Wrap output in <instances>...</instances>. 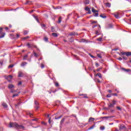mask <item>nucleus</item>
Here are the masks:
<instances>
[{"instance_id": "14", "label": "nucleus", "mask_w": 131, "mask_h": 131, "mask_svg": "<svg viewBox=\"0 0 131 131\" xmlns=\"http://www.w3.org/2000/svg\"><path fill=\"white\" fill-rule=\"evenodd\" d=\"M43 39L46 42H49V38H48V37L45 36Z\"/></svg>"}, {"instance_id": "63", "label": "nucleus", "mask_w": 131, "mask_h": 131, "mask_svg": "<svg viewBox=\"0 0 131 131\" xmlns=\"http://www.w3.org/2000/svg\"><path fill=\"white\" fill-rule=\"evenodd\" d=\"M42 27H46V25H45L44 24L41 25Z\"/></svg>"}, {"instance_id": "30", "label": "nucleus", "mask_w": 131, "mask_h": 131, "mask_svg": "<svg viewBox=\"0 0 131 131\" xmlns=\"http://www.w3.org/2000/svg\"><path fill=\"white\" fill-rule=\"evenodd\" d=\"M97 75L98 76H99V77H100V78H102V74L100 73H97Z\"/></svg>"}, {"instance_id": "58", "label": "nucleus", "mask_w": 131, "mask_h": 131, "mask_svg": "<svg viewBox=\"0 0 131 131\" xmlns=\"http://www.w3.org/2000/svg\"><path fill=\"white\" fill-rule=\"evenodd\" d=\"M122 55H126V52H121Z\"/></svg>"}, {"instance_id": "10", "label": "nucleus", "mask_w": 131, "mask_h": 131, "mask_svg": "<svg viewBox=\"0 0 131 131\" xmlns=\"http://www.w3.org/2000/svg\"><path fill=\"white\" fill-rule=\"evenodd\" d=\"M2 106L4 107V108H8V105L5 102L2 103Z\"/></svg>"}, {"instance_id": "23", "label": "nucleus", "mask_w": 131, "mask_h": 131, "mask_svg": "<svg viewBox=\"0 0 131 131\" xmlns=\"http://www.w3.org/2000/svg\"><path fill=\"white\" fill-rule=\"evenodd\" d=\"M100 130H104V129H105V126H100Z\"/></svg>"}, {"instance_id": "34", "label": "nucleus", "mask_w": 131, "mask_h": 131, "mask_svg": "<svg viewBox=\"0 0 131 131\" xmlns=\"http://www.w3.org/2000/svg\"><path fill=\"white\" fill-rule=\"evenodd\" d=\"M62 115L61 116H60L59 117H57V116H56L55 117V119H60V118H61V117H62Z\"/></svg>"}, {"instance_id": "39", "label": "nucleus", "mask_w": 131, "mask_h": 131, "mask_svg": "<svg viewBox=\"0 0 131 131\" xmlns=\"http://www.w3.org/2000/svg\"><path fill=\"white\" fill-rule=\"evenodd\" d=\"M13 67H14V65L13 64H11L8 66V68H13Z\"/></svg>"}, {"instance_id": "2", "label": "nucleus", "mask_w": 131, "mask_h": 131, "mask_svg": "<svg viewBox=\"0 0 131 131\" xmlns=\"http://www.w3.org/2000/svg\"><path fill=\"white\" fill-rule=\"evenodd\" d=\"M115 104H116V101L115 100H113L112 103H109L108 104V106L111 108V107H114V105H115Z\"/></svg>"}, {"instance_id": "57", "label": "nucleus", "mask_w": 131, "mask_h": 131, "mask_svg": "<svg viewBox=\"0 0 131 131\" xmlns=\"http://www.w3.org/2000/svg\"><path fill=\"white\" fill-rule=\"evenodd\" d=\"M18 85H21L22 84V82H21V81L18 82Z\"/></svg>"}, {"instance_id": "37", "label": "nucleus", "mask_w": 131, "mask_h": 131, "mask_svg": "<svg viewBox=\"0 0 131 131\" xmlns=\"http://www.w3.org/2000/svg\"><path fill=\"white\" fill-rule=\"evenodd\" d=\"M8 77H9V78H10V79H12V78H13V76L10 75L8 76Z\"/></svg>"}, {"instance_id": "62", "label": "nucleus", "mask_w": 131, "mask_h": 131, "mask_svg": "<svg viewBox=\"0 0 131 131\" xmlns=\"http://www.w3.org/2000/svg\"><path fill=\"white\" fill-rule=\"evenodd\" d=\"M112 95H113V96H117V94H116V93H114V94H112Z\"/></svg>"}, {"instance_id": "42", "label": "nucleus", "mask_w": 131, "mask_h": 131, "mask_svg": "<svg viewBox=\"0 0 131 131\" xmlns=\"http://www.w3.org/2000/svg\"><path fill=\"white\" fill-rule=\"evenodd\" d=\"M95 66H96V67L98 68V67H99V66H100V64H99V63H98V62H96L95 63Z\"/></svg>"}, {"instance_id": "61", "label": "nucleus", "mask_w": 131, "mask_h": 131, "mask_svg": "<svg viewBox=\"0 0 131 131\" xmlns=\"http://www.w3.org/2000/svg\"><path fill=\"white\" fill-rule=\"evenodd\" d=\"M2 30H3V28L1 27L0 28V34L2 33Z\"/></svg>"}, {"instance_id": "32", "label": "nucleus", "mask_w": 131, "mask_h": 131, "mask_svg": "<svg viewBox=\"0 0 131 131\" xmlns=\"http://www.w3.org/2000/svg\"><path fill=\"white\" fill-rule=\"evenodd\" d=\"M112 27H113V25L112 24H110L108 25L107 28H112Z\"/></svg>"}, {"instance_id": "5", "label": "nucleus", "mask_w": 131, "mask_h": 131, "mask_svg": "<svg viewBox=\"0 0 131 131\" xmlns=\"http://www.w3.org/2000/svg\"><path fill=\"white\" fill-rule=\"evenodd\" d=\"M8 89H9V90H13V89H14V88H15V86H14V85H13L12 84H8Z\"/></svg>"}, {"instance_id": "9", "label": "nucleus", "mask_w": 131, "mask_h": 131, "mask_svg": "<svg viewBox=\"0 0 131 131\" xmlns=\"http://www.w3.org/2000/svg\"><path fill=\"white\" fill-rule=\"evenodd\" d=\"M33 17L36 19L38 23H39V20L38 19V17L37 16L33 15Z\"/></svg>"}, {"instance_id": "46", "label": "nucleus", "mask_w": 131, "mask_h": 131, "mask_svg": "<svg viewBox=\"0 0 131 131\" xmlns=\"http://www.w3.org/2000/svg\"><path fill=\"white\" fill-rule=\"evenodd\" d=\"M41 68L43 69L45 68V65H43V64L41 63Z\"/></svg>"}, {"instance_id": "21", "label": "nucleus", "mask_w": 131, "mask_h": 131, "mask_svg": "<svg viewBox=\"0 0 131 131\" xmlns=\"http://www.w3.org/2000/svg\"><path fill=\"white\" fill-rule=\"evenodd\" d=\"M61 22H62V17H60L58 18V23L60 24V23H61Z\"/></svg>"}, {"instance_id": "4", "label": "nucleus", "mask_w": 131, "mask_h": 131, "mask_svg": "<svg viewBox=\"0 0 131 131\" xmlns=\"http://www.w3.org/2000/svg\"><path fill=\"white\" fill-rule=\"evenodd\" d=\"M38 102L35 100V108H36V110H37L38 108H39V106H38Z\"/></svg>"}, {"instance_id": "59", "label": "nucleus", "mask_w": 131, "mask_h": 131, "mask_svg": "<svg viewBox=\"0 0 131 131\" xmlns=\"http://www.w3.org/2000/svg\"><path fill=\"white\" fill-rule=\"evenodd\" d=\"M20 37V35H19V34H16V38H18Z\"/></svg>"}, {"instance_id": "11", "label": "nucleus", "mask_w": 131, "mask_h": 131, "mask_svg": "<svg viewBox=\"0 0 131 131\" xmlns=\"http://www.w3.org/2000/svg\"><path fill=\"white\" fill-rule=\"evenodd\" d=\"M6 35V34L5 33H1L0 34V38H3V37H5V35Z\"/></svg>"}, {"instance_id": "24", "label": "nucleus", "mask_w": 131, "mask_h": 131, "mask_svg": "<svg viewBox=\"0 0 131 131\" xmlns=\"http://www.w3.org/2000/svg\"><path fill=\"white\" fill-rule=\"evenodd\" d=\"M28 38H30V37L29 36H27V37H26L23 38L22 39H23V40H25V39H28Z\"/></svg>"}, {"instance_id": "27", "label": "nucleus", "mask_w": 131, "mask_h": 131, "mask_svg": "<svg viewBox=\"0 0 131 131\" xmlns=\"http://www.w3.org/2000/svg\"><path fill=\"white\" fill-rule=\"evenodd\" d=\"M28 115H29V116H30V117H33V115H32V114L29 113L28 114H27Z\"/></svg>"}, {"instance_id": "6", "label": "nucleus", "mask_w": 131, "mask_h": 131, "mask_svg": "<svg viewBox=\"0 0 131 131\" xmlns=\"http://www.w3.org/2000/svg\"><path fill=\"white\" fill-rule=\"evenodd\" d=\"M99 28H98V31H96V32H95V33L97 35H99V32H100V31H101V26L99 25Z\"/></svg>"}, {"instance_id": "33", "label": "nucleus", "mask_w": 131, "mask_h": 131, "mask_svg": "<svg viewBox=\"0 0 131 131\" xmlns=\"http://www.w3.org/2000/svg\"><path fill=\"white\" fill-rule=\"evenodd\" d=\"M27 47H28V48H31V45H30V43H29V42L27 43Z\"/></svg>"}, {"instance_id": "35", "label": "nucleus", "mask_w": 131, "mask_h": 131, "mask_svg": "<svg viewBox=\"0 0 131 131\" xmlns=\"http://www.w3.org/2000/svg\"><path fill=\"white\" fill-rule=\"evenodd\" d=\"M64 120H65L64 119H62L60 121V124H63Z\"/></svg>"}, {"instance_id": "28", "label": "nucleus", "mask_w": 131, "mask_h": 131, "mask_svg": "<svg viewBox=\"0 0 131 131\" xmlns=\"http://www.w3.org/2000/svg\"><path fill=\"white\" fill-rule=\"evenodd\" d=\"M125 127V126L122 125L120 126V129H123V128H124Z\"/></svg>"}, {"instance_id": "51", "label": "nucleus", "mask_w": 131, "mask_h": 131, "mask_svg": "<svg viewBox=\"0 0 131 131\" xmlns=\"http://www.w3.org/2000/svg\"><path fill=\"white\" fill-rule=\"evenodd\" d=\"M55 86H59V83L58 82L55 83Z\"/></svg>"}, {"instance_id": "50", "label": "nucleus", "mask_w": 131, "mask_h": 131, "mask_svg": "<svg viewBox=\"0 0 131 131\" xmlns=\"http://www.w3.org/2000/svg\"><path fill=\"white\" fill-rule=\"evenodd\" d=\"M107 98H111V95L108 94L106 95Z\"/></svg>"}, {"instance_id": "53", "label": "nucleus", "mask_w": 131, "mask_h": 131, "mask_svg": "<svg viewBox=\"0 0 131 131\" xmlns=\"http://www.w3.org/2000/svg\"><path fill=\"white\" fill-rule=\"evenodd\" d=\"M27 4H29V5H31V1H28Z\"/></svg>"}, {"instance_id": "25", "label": "nucleus", "mask_w": 131, "mask_h": 131, "mask_svg": "<svg viewBox=\"0 0 131 131\" xmlns=\"http://www.w3.org/2000/svg\"><path fill=\"white\" fill-rule=\"evenodd\" d=\"M114 16H115V18H116V19H119V18H120L119 15H118V14H115Z\"/></svg>"}, {"instance_id": "43", "label": "nucleus", "mask_w": 131, "mask_h": 131, "mask_svg": "<svg viewBox=\"0 0 131 131\" xmlns=\"http://www.w3.org/2000/svg\"><path fill=\"white\" fill-rule=\"evenodd\" d=\"M102 69V67H100V68L97 69L96 70V71H97V72H99V71H100L101 69Z\"/></svg>"}, {"instance_id": "60", "label": "nucleus", "mask_w": 131, "mask_h": 131, "mask_svg": "<svg viewBox=\"0 0 131 131\" xmlns=\"http://www.w3.org/2000/svg\"><path fill=\"white\" fill-rule=\"evenodd\" d=\"M34 56L35 57H37V54H36V53H34Z\"/></svg>"}, {"instance_id": "64", "label": "nucleus", "mask_w": 131, "mask_h": 131, "mask_svg": "<svg viewBox=\"0 0 131 131\" xmlns=\"http://www.w3.org/2000/svg\"><path fill=\"white\" fill-rule=\"evenodd\" d=\"M97 26H98L97 25L93 26L92 28H95V27H97Z\"/></svg>"}, {"instance_id": "19", "label": "nucleus", "mask_w": 131, "mask_h": 131, "mask_svg": "<svg viewBox=\"0 0 131 131\" xmlns=\"http://www.w3.org/2000/svg\"><path fill=\"white\" fill-rule=\"evenodd\" d=\"M126 56H127V57L131 56V52H126Z\"/></svg>"}, {"instance_id": "26", "label": "nucleus", "mask_w": 131, "mask_h": 131, "mask_svg": "<svg viewBox=\"0 0 131 131\" xmlns=\"http://www.w3.org/2000/svg\"><path fill=\"white\" fill-rule=\"evenodd\" d=\"M96 9H95V8H94V7H93L92 8V13H96Z\"/></svg>"}, {"instance_id": "55", "label": "nucleus", "mask_w": 131, "mask_h": 131, "mask_svg": "<svg viewBox=\"0 0 131 131\" xmlns=\"http://www.w3.org/2000/svg\"><path fill=\"white\" fill-rule=\"evenodd\" d=\"M117 108L118 110L121 111V108H120L119 106H117Z\"/></svg>"}, {"instance_id": "48", "label": "nucleus", "mask_w": 131, "mask_h": 131, "mask_svg": "<svg viewBox=\"0 0 131 131\" xmlns=\"http://www.w3.org/2000/svg\"><path fill=\"white\" fill-rule=\"evenodd\" d=\"M123 59H124V60H127V57H125V56H122Z\"/></svg>"}, {"instance_id": "3", "label": "nucleus", "mask_w": 131, "mask_h": 131, "mask_svg": "<svg viewBox=\"0 0 131 131\" xmlns=\"http://www.w3.org/2000/svg\"><path fill=\"white\" fill-rule=\"evenodd\" d=\"M69 35L70 36H75V35L77 36L78 35V34L77 32H72L69 34Z\"/></svg>"}, {"instance_id": "41", "label": "nucleus", "mask_w": 131, "mask_h": 131, "mask_svg": "<svg viewBox=\"0 0 131 131\" xmlns=\"http://www.w3.org/2000/svg\"><path fill=\"white\" fill-rule=\"evenodd\" d=\"M37 120H38V119L35 118V119H33L32 120V121H37Z\"/></svg>"}, {"instance_id": "13", "label": "nucleus", "mask_w": 131, "mask_h": 131, "mask_svg": "<svg viewBox=\"0 0 131 131\" xmlns=\"http://www.w3.org/2000/svg\"><path fill=\"white\" fill-rule=\"evenodd\" d=\"M95 120V118L90 117L89 119V122H92V121H94Z\"/></svg>"}, {"instance_id": "45", "label": "nucleus", "mask_w": 131, "mask_h": 131, "mask_svg": "<svg viewBox=\"0 0 131 131\" xmlns=\"http://www.w3.org/2000/svg\"><path fill=\"white\" fill-rule=\"evenodd\" d=\"M99 16V14L98 13H96L94 15V17H98Z\"/></svg>"}, {"instance_id": "54", "label": "nucleus", "mask_w": 131, "mask_h": 131, "mask_svg": "<svg viewBox=\"0 0 131 131\" xmlns=\"http://www.w3.org/2000/svg\"><path fill=\"white\" fill-rule=\"evenodd\" d=\"M97 21H92V24H97Z\"/></svg>"}, {"instance_id": "16", "label": "nucleus", "mask_w": 131, "mask_h": 131, "mask_svg": "<svg viewBox=\"0 0 131 131\" xmlns=\"http://www.w3.org/2000/svg\"><path fill=\"white\" fill-rule=\"evenodd\" d=\"M52 35L54 36V37H58V34L56 33H53Z\"/></svg>"}, {"instance_id": "1", "label": "nucleus", "mask_w": 131, "mask_h": 131, "mask_svg": "<svg viewBox=\"0 0 131 131\" xmlns=\"http://www.w3.org/2000/svg\"><path fill=\"white\" fill-rule=\"evenodd\" d=\"M9 127H16L17 129H24V126L18 125L17 123L10 122Z\"/></svg>"}, {"instance_id": "47", "label": "nucleus", "mask_w": 131, "mask_h": 131, "mask_svg": "<svg viewBox=\"0 0 131 131\" xmlns=\"http://www.w3.org/2000/svg\"><path fill=\"white\" fill-rule=\"evenodd\" d=\"M17 104H16V105H15V107H17V106H18V105H19V104H21V102L19 101V102H17Z\"/></svg>"}, {"instance_id": "7", "label": "nucleus", "mask_w": 131, "mask_h": 131, "mask_svg": "<svg viewBox=\"0 0 131 131\" xmlns=\"http://www.w3.org/2000/svg\"><path fill=\"white\" fill-rule=\"evenodd\" d=\"M121 69L123 70V71H125V72H131V70L129 69H126L122 68Z\"/></svg>"}, {"instance_id": "44", "label": "nucleus", "mask_w": 131, "mask_h": 131, "mask_svg": "<svg viewBox=\"0 0 131 131\" xmlns=\"http://www.w3.org/2000/svg\"><path fill=\"white\" fill-rule=\"evenodd\" d=\"M90 10V8L89 7H85V11H88Z\"/></svg>"}, {"instance_id": "8", "label": "nucleus", "mask_w": 131, "mask_h": 131, "mask_svg": "<svg viewBox=\"0 0 131 131\" xmlns=\"http://www.w3.org/2000/svg\"><path fill=\"white\" fill-rule=\"evenodd\" d=\"M24 75V74H23V72L21 71L18 72V77H22Z\"/></svg>"}, {"instance_id": "38", "label": "nucleus", "mask_w": 131, "mask_h": 131, "mask_svg": "<svg viewBox=\"0 0 131 131\" xmlns=\"http://www.w3.org/2000/svg\"><path fill=\"white\" fill-rule=\"evenodd\" d=\"M97 40H98V41H102V38L100 37V38H98L97 39Z\"/></svg>"}, {"instance_id": "15", "label": "nucleus", "mask_w": 131, "mask_h": 131, "mask_svg": "<svg viewBox=\"0 0 131 131\" xmlns=\"http://www.w3.org/2000/svg\"><path fill=\"white\" fill-rule=\"evenodd\" d=\"M84 5H89V4H90V1H89V0H85L84 1Z\"/></svg>"}, {"instance_id": "20", "label": "nucleus", "mask_w": 131, "mask_h": 131, "mask_svg": "<svg viewBox=\"0 0 131 131\" xmlns=\"http://www.w3.org/2000/svg\"><path fill=\"white\" fill-rule=\"evenodd\" d=\"M28 57V55H26L24 56L23 60H27V58Z\"/></svg>"}, {"instance_id": "12", "label": "nucleus", "mask_w": 131, "mask_h": 131, "mask_svg": "<svg viewBox=\"0 0 131 131\" xmlns=\"http://www.w3.org/2000/svg\"><path fill=\"white\" fill-rule=\"evenodd\" d=\"M27 64V63L26 62H21L20 66L21 67H24V66H25Z\"/></svg>"}, {"instance_id": "29", "label": "nucleus", "mask_w": 131, "mask_h": 131, "mask_svg": "<svg viewBox=\"0 0 131 131\" xmlns=\"http://www.w3.org/2000/svg\"><path fill=\"white\" fill-rule=\"evenodd\" d=\"M27 34H28V31H24V35H26Z\"/></svg>"}, {"instance_id": "52", "label": "nucleus", "mask_w": 131, "mask_h": 131, "mask_svg": "<svg viewBox=\"0 0 131 131\" xmlns=\"http://www.w3.org/2000/svg\"><path fill=\"white\" fill-rule=\"evenodd\" d=\"M88 12V14H92V12L91 11V9H89Z\"/></svg>"}, {"instance_id": "40", "label": "nucleus", "mask_w": 131, "mask_h": 131, "mask_svg": "<svg viewBox=\"0 0 131 131\" xmlns=\"http://www.w3.org/2000/svg\"><path fill=\"white\" fill-rule=\"evenodd\" d=\"M42 124H43L44 125H47L48 123L46 122H41Z\"/></svg>"}, {"instance_id": "36", "label": "nucleus", "mask_w": 131, "mask_h": 131, "mask_svg": "<svg viewBox=\"0 0 131 131\" xmlns=\"http://www.w3.org/2000/svg\"><path fill=\"white\" fill-rule=\"evenodd\" d=\"M18 94H14L12 96V98H15V97H18Z\"/></svg>"}, {"instance_id": "56", "label": "nucleus", "mask_w": 131, "mask_h": 131, "mask_svg": "<svg viewBox=\"0 0 131 131\" xmlns=\"http://www.w3.org/2000/svg\"><path fill=\"white\" fill-rule=\"evenodd\" d=\"M118 60H119V61H122V58L119 57V58H118Z\"/></svg>"}, {"instance_id": "17", "label": "nucleus", "mask_w": 131, "mask_h": 131, "mask_svg": "<svg viewBox=\"0 0 131 131\" xmlns=\"http://www.w3.org/2000/svg\"><path fill=\"white\" fill-rule=\"evenodd\" d=\"M94 127H96V124H95L92 126H91L90 127H89L88 129L89 130L93 129V128H94Z\"/></svg>"}, {"instance_id": "22", "label": "nucleus", "mask_w": 131, "mask_h": 131, "mask_svg": "<svg viewBox=\"0 0 131 131\" xmlns=\"http://www.w3.org/2000/svg\"><path fill=\"white\" fill-rule=\"evenodd\" d=\"M97 57L100 59H102V54L101 53L97 54Z\"/></svg>"}, {"instance_id": "31", "label": "nucleus", "mask_w": 131, "mask_h": 131, "mask_svg": "<svg viewBox=\"0 0 131 131\" xmlns=\"http://www.w3.org/2000/svg\"><path fill=\"white\" fill-rule=\"evenodd\" d=\"M100 17H101V18H106V16L105 15H104L103 14H101L100 15Z\"/></svg>"}, {"instance_id": "18", "label": "nucleus", "mask_w": 131, "mask_h": 131, "mask_svg": "<svg viewBox=\"0 0 131 131\" xmlns=\"http://www.w3.org/2000/svg\"><path fill=\"white\" fill-rule=\"evenodd\" d=\"M105 6L107 8H110V7H111V4L110 3H105Z\"/></svg>"}, {"instance_id": "49", "label": "nucleus", "mask_w": 131, "mask_h": 131, "mask_svg": "<svg viewBox=\"0 0 131 131\" xmlns=\"http://www.w3.org/2000/svg\"><path fill=\"white\" fill-rule=\"evenodd\" d=\"M84 96H83V98H88V95H86V94H84V95H83Z\"/></svg>"}]
</instances>
